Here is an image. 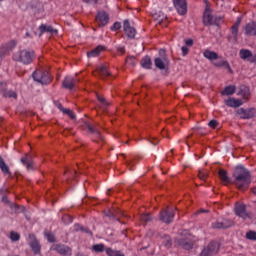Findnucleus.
<instances>
[{
    "instance_id": "obj_12",
    "label": "nucleus",
    "mask_w": 256,
    "mask_h": 256,
    "mask_svg": "<svg viewBox=\"0 0 256 256\" xmlns=\"http://www.w3.org/2000/svg\"><path fill=\"white\" fill-rule=\"evenodd\" d=\"M203 24L205 26L207 25H215V17L213 16L211 12V8L209 5L206 6L204 15H203Z\"/></svg>"
},
{
    "instance_id": "obj_55",
    "label": "nucleus",
    "mask_w": 256,
    "mask_h": 256,
    "mask_svg": "<svg viewBox=\"0 0 256 256\" xmlns=\"http://www.w3.org/2000/svg\"><path fill=\"white\" fill-rule=\"evenodd\" d=\"M118 53H120V55H125V47L124 46H119L117 48Z\"/></svg>"
},
{
    "instance_id": "obj_26",
    "label": "nucleus",
    "mask_w": 256,
    "mask_h": 256,
    "mask_svg": "<svg viewBox=\"0 0 256 256\" xmlns=\"http://www.w3.org/2000/svg\"><path fill=\"white\" fill-rule=\"evenodd\" d=\"M203 56L205 57V59H208L209 61H217V59H219V54L211 50H205L203 52Z\"/></svg>"
},
{
    "instance_id": "obj_63",
    "label": "nucleus",
    "mask_w": 256,
    "mask_h": 256,
    "mask_svg": "<svg viewBox=\"0 0 256 256\" xmlns=\"http://www.w3.org/2000/svg\"><path fill=\"white\" fill-rule=\"evenodd\" d=\"M2 201H7V198H6V197H3V198H2Z\"/></svg>"
},
{
    "instance_id": "obj_61",
    "label": "nucleus",
    "mask_w": 256,
    "mask_h": 256,
    "mask_svg": "<svg viewBox=\"0 0 256 256\" xmlns=\"http://www.w3.org/2000/svg\"><path fill=\"white\" fill-rule=\"evenodd\" d=\"M252 193L256 195V187L252 188Z\"/></svg>"
},
{
    "instance_id": "obj_7",
    "label": "nucleus",
    "mask_w": 256,
    "mask_h": 256,
    "mask_svg": "<svg viewBox=\"0 0 256 256\" xmlns=\"http://www.w3.org/2000/svg\"><path fill=\"white\" fill-rule=\"evenodd\" d=\"M241 26V17H238L236 22L230 28V35L228 36V40L232 43H237L239 39V27Z\"/></svg>"
},
{
    "instance_id": "obj_56",
    "label": "nucleus",
    "mask_w": 256,
    "mask_h": 256,
    "mask_svg": "<svg viewBox=\"0 0 256 256\" xmlns=\"http://www.w3.org/2000/svg\"><path fill=\"white\" fill-rule=\"evenodd\" d=\"M185 45H187L188 47H193V39L185 40Z\"/></svg>"
},
{
    "instance_id": "obj_44",
    "label": "nucleus",
    "mask_w": 256,
    "mask_h": 256,
    "mask_svg": "<svg viewBox=\"0 0 256 256\" xmlns=\"http://www.w3.org/2000/svg\"><path fill=\"white\" fill-rule=\"evenodd\" d=\"M140 221L142 223H149V221H151V214H142L140 216Z\"/></svg>"
},
{
    "instance_id": "obj_58",
    "label": "nucleus",
    "mask_w": 256,
    "mask_h": 256,
    "mask_svg": "<svg viewBox=\"0 0 256 256\" xmlns=\"http://www.w3.org/2000/svg\"><path fill=\"white\" fill-rule=\"evenodd\" d=\"M219 21H223V17L219 16L214 18V24L219 23Z\"/></svg>"
},
{
    "instance_id": "obj_46",
    "label": "nucleus",
    "mask_w": 256,
    "mask_h": 256,
    "mask_svg": "<svg viewBox=\"0 0 256 256\" xmlns=\"http://www.w3.org/2000/svg\"><path fill=\"white\" fill-rule=\"evenodd\" d=\"M98 101L101 103V105H104V107L109 106V102L105 99V97L97 95Z\"/></svg>"
},
{
    "instance_id": "obj_31",
    "label": "nucleus",
    "mask_w": 256,
    "mask_h": 256,
    "mask_svg": "<svg viewBox=\"0 0 256 256\" xmlns=\"http://www.w3.org/2000/svg\"><path fill=\"white\" fill-rule=\"evenodd\" d=\"M209 250L210 253L217 255L219 253V243L212 241L206 246Z\"/></svg>"
},
{
    "instance_id": "obj_5",
    "label": "nucleus",
    "mask_w": 256,
    "mask_h": 256,
    "mask_svg": "<svg viewBox=\"0 0 256 256\" xmlns=\"http://www.w3.org/2000/svg\"><path fill=\"white\" fill-rule=\"evenodd\" d=\"M159 57L154 59V65L160 71L167 69L169 66V58H167V54H165V50H160Z\"/></svg>"
},
{
    "instance_id": "obj_64",
    "label": "nucleus",
    "mask_w": 256,
    "mask_h": 256,
    "mask_svg": "<svg viewBox=\"0 0 256 256\" xmlns=\"http://www.w3.org/2000/svg\"><path fill=\"white\" fill-rule=\"evenodd\" d=\"M161 21H163V19L158 20V23H161Z\"/></svg>"
},
{
    "instance_id": "obj_9",
    "label": "nucleus",
    "mask_w": 256,
    "mask_h": 256,
    "mask_svg": "<svg viewBox=\"0 0 256 256\" xmlns=\"http://www.w3.org/2000/svg\"><path fill=\"white\" fill-rule=\"evenodd\" d=\"M173 219H175V212L173 209L167 208L160 212V221H162V223L169 225V223H173Z\"/></svg>"
},
{
    "instance_id": "obj_43",
    "label": "nucleus",
    "mask_w": 256,
    "mask_h": 256,
    "mask_svg": "<svg viewBox=\"0 0 256 256\" xmlns=\"http://www.w3.org/2000/svg\"><path fill=\"white\" fill-rule=\"evenodd\" d=\"M198 177L201 179V181H207V178L209 177V173L207 171L202 170L198 172Z\"/></svg>"
},
{
    "instance_id": "obj_20",
    "label": "nucleus",
    "mask_w": 256,
    "mask_h": 256,
    "mask_svg": "<svg viewBox=\"0 0 256 256\" xmlns=\"http://www.w3.org/2000/svg\"><path fill=\"white\" fill-rule=\"evenodd\" d=\"M85 129H87L89 131V133H91L92 135H96L97 139H99V141H103V136L101 135V132L99 131V129L93 125H91L88 122H85L84 124Z\"/></svg>"
},
{
    "instance_id": "obj_48",
    "label": "nucleus",
    "mask_w": 256,
    "mask_h": 256,
    "mask_svg": "<svg viewBox=\"0 0 256 256\" xmlns=\"http://www.w3.org/2000/svg\"><path fill=\"white\" fill-rule=\"evenodd\" d=\"M213 255L215 254H212L211 250L207 247H205L200 254V256H213Z\"/></svg>"
},
{
    "instance_id": "obj_42",
    "label": "nucleus",
    "mask_w": 256,
    "mask_h": 256,
    "mask_svg": "<svg viewBox=\"0 0 256 256\" xmlns=\"http://www.w3.org/2000/svg\"><path fill=\"white\" fill-rule=\"evenodd\" d=\"M62 221H63V223H65V225H69V224L73 223V217H71V215H69V214H65L62 217Z\"/></svg>"
},
{
    "instance_id": "obj_28",
    "label": "nucleus",
    "mask_w": 256,
    "mask_h": 256,
    "mask_svg": "<svg viewBox=\"0 0 256 256\" xmlns=\"http://www.w3.org/2000/svg\"><path fill=\"white\" fill-rule=\"evenodd\" d=\"M218 175H219L222 183H225V185H227L228 183H231V178H229V176L227 175V170L220 169L218 171Z\"/></svg>"
},
{
    "instance_id": "obj_47",
    "label": "nucleus",
    "mask_w": 256,
    "mask_h": 256,
    "mask_svg": "<svg viewBox=\"0 0 256 256\" xmlns=\"http://www.w3.org/2000/svg\"><path fill=\"white\" fill-rule=\"evenodd\" d=\"M213 255L215 254H212L211 250L207 247H205L200 254V256H213Z\"/></svg>"
},
{
    "instance_id": "obj_22",
    "label": "nucleus",
    "mask_w": 256,
    "mask_h": 256,
    "mask_svg": "<svg viewBox=\"0 0 256 256\" xmlns=\"http://www.w3.org/2000/svg\"><path fill=\"white\" fill-rule=\"evenodd\" d=\"M100 79H107V77H111V72L106 65H101L96 69Z\"/></svg>"
},
{
    "instance_id": "obj_30",
    "label": "nucleus",
    "mask_w": 256,
    "mask_h": 256,
    "mask_svg": "<svg viewBox=\"0 0 256 256\" xmlns=\"http://www.w3.org/2000/svg\"><path fill=\"white\" fill-rule=\"evenodd\" d=\"M140 63L143 69H151V67H153V61H151V57L149 56L143 57Z\"/></svg>"
},
{
    "instance_id": "obj_11",
    "label": "nucleus",
    "mask_w": 256,
    "mask_h": 256,
    "mask_svg": "<svg viewBox=\"0 0 256 256\" xmlns=\"http://www.w3.org/2000/svg\"><path fill=\"white\" fill-rule=\"evenodd\" d=\"M29 239V246L31 247L33 253L35 255H39L41 253V244H39V240H37L35 234H29Z\"/></svg>"
},
{
    "instance_id": "obj_45",
    "label": "nucleus",
    "mask_w": 256,
    "mask_h": 256,
    "mask_svg": "<svg viewBox=\"0 0 256 256\" xmlns=\"http://www.w3.org/2000/svg\"><path fill=\"white\" fill-rule=\"evenodd\" d=\"M208 127H210V129H217L219 127V121L215 119L210 120L208 123Z\"/></svg>"
},
{
    "instance_id": "obj_50",
    "label": "nucleus",
    "mask_w": 256,
    "mask_h": 256,
    "mask_svg": "<svg viewBox=\"0 0 256 256\" xmlns=\"http://www.w3.org/2000/svg\"><path fill=\"white\" fill-rule=\"evenodd\" d=\"M120 28H121V22H115L111 27V31H119Z\"/></svg>"
},
{
    "instance_id": "obj_60",
    "label": "nucleus",
    "mask_w": 256,
    "mask_h": 256,
    "mask_svg": "<svg viewBox=\"0 0 256 256\" xmlns=\"http://www.w3.org/2000/svg\"><path fill=\"white\" fill-rule=\"evenodd\" d=\"M150 143H151L152 145H158V144H159V141L154 140V141H150Z\"/></svg>"
},
{
    "instance_id": "obj_37",
    "label": "nucleus",
    "mask_w": 256,
    "mask_h": 256,
    "mask_svg": "<svg viewBox=\"0 0 256 256\" xmlns=\"http://www.w3.org/2000/svg\"><path fill=\"white\" fill-rule=\"evenodd\" d=\"M92 250H94L95 253H103L107 248H105V244H95L92 246Z\"/></svg>"
},
{
    "instance_id": "obj_4",
    "label": "nucleus",
    "mask_w": 256,
    "mask_h": 256,
    "mask_svg": "<svg viewBox=\"0 0 256 256\" xmlns=\"http://www.w3.org/2000/svg\"><path fill=\"white\" fill-rule=\"evenodd\" d=\"M182 235L181 239L178 240V245L187 251L193 249V245H195V237L186 230L182 232Z\"/></svg>"
},
{
    "instance_id": "obj_27",
    "label": "nucleus",
    "mask_w": 256,
    "mask_h": 256,
    "mask_svg": "<svg viewBox=\"0 0 256 256\" xmlns=\"http://www.w3.org/2000/svg\"><path fill=\"white\" fill-rule=\"evenodd\" d=\"M238 95H240L244 101H249V97H251V91L249 90V87L242 86Z\"/></svg>"
},
{
    "instance_id": "obj_19",
    "label": "nucleus",
    "mask_w": 256,
    "mask_h": 256,
    "mask_svg": "<svg viewBox=\"0 0 256 256\" xmlns=\"http://www.w3.org/2000/svg\"><path fill=\"white\" fill-rule=\"evenodd\" d=\"M244 33L249 37H256V21L247 23L244 27Z\"/></svg>"
},
{
    "instance_id": "obj_39",
    "label": "nucleus",
    "mask_w": 256,
    "mask_h": 256,
    "mask_svg": "<svg viewBox=\"0 0 256 256\" xmlns=\"http://www.w3.org/2000/svg\"><path fill=\"white\" fill-rule=\"evenodd\" d=\"M10 239L12 242H17L21 239V234L15 231L10 232Z\"/></svg>"
},
{
    "instance_id": "obj_18",
    "label": "nucleus",
    "mask_w": 256,
    "mask_h": 256,
    "mask_svg": "<svg viewBox=\"0 0 256 256\" xmlns=\"http://www.w3.org/2000/svg\"><path fill=\"white\" fill-rule=\"evenodd\" d=\"M20 162L22 163V165H25L27 171H33L34 162H33V156L32 155L25 154V156L20 159Z\"/></svg>"
},
{
    "instance_id": "obj_24",
    "label": "nucleus",
    "mask_w": 256,
    "mask_h": 256,
    "mask_svg": "<svg viewBox=\"0 0 256 256\" xmlns=\"http://www.w3.org/2000/svg\"><path fill=\"white\" fill-rule=\"evenodd\" d=\"M105 50V46L99 45L96 48L92 49L91 51L87 52V57H99L101 53Z\"/></svg>"
},
{
    "instance_id": "obj_49",
    "label": "nucleus",
    "mask_w": 256,
    "mask_h": 256,
    "mask_svg": "<svg viewBox=\"0 0 256 256\" xmlns=\"http://www.w3.org/2000/svg\"><path fill=\"white\" fill-rule=\"evenodd\" d=\"M63 113H65V115H68L70 119H75V112L71 109L63 110Z\"/></svg>"
},
{
    "instance_id": "obj_1",
    "label": "nucleus",
    "mask_w": 256,
    "mask_h": 256,
    "mask_svg": "<svg viewBox=\"0 0 256 256\" xmlns=\"http://www.w3.org/2000/svg\"><path fill=\"white\" fill-rule=\"evenodd\" d=\"M233 177L235 179L236 187L240 190L248 189L249 185H251V172H249L243 165L235 167Z\"/></svg>"
},
{
    "instance_id": "obj_40",
    "label": "nucleus",
    "mask_w": 256,
    "mask_h": 256,
    "mask_svg": "<svg viewBox=\"0 0 256 256\" xmlns=\"http://www.w3.org/2000/svg\"><path fill=\"white\" fill-rule=\"evenodd\" d=\"M44 235L49 243H55V235L53 233L46 231Z\"/></svg>"
},
{
    "instance_id": "obj_3",
    "label": "nucleus",
    "mask_w": 256,
    "mask_h": 256,
    "mask_svg": "<svg viewBox=\"0 0 256 256\" xmlns=\"http://www.w3.org/2000/svg\"><path fill=\"white\" fill-rule=\"evenodd\" d=\"M32 77L34 81L37 83H41V85H49L53 81V77H51V74L47 70H36Z\"/></svg>"
},
{
    "instance_id": "obj_57",
    "label": "nucleus",
    "mask_w": 256,
    "mask_h": 256,
    "mask_svg": "<svg viewBox=\"0 0 256 256\" xmlns=\"http://www.w3.org/2000/svg\"><path fill=\"white\" fill-rule=\"evenodd\" d=\"M250 63H256V54H252L251 58L249 59Z\"/></svg>"
},
{
    "instance_id": "obj_29",
    "label": "nucleus",
    "mask_w": 256,
    "mask_h": 256,
    "mask_svg": "<svg viewBox=\"0 0 256 256\" xmlns=\"http://www.w3.org/2000/svg\"><path fill=\"white\" fill-rule=\"evenodd\" d=\"M40 35L43 33H57V30L51 27L50 25L42 24L39 26Z\"/></svg>"
},
{
    "instance_id": "obj_33",
    "label": "nucleus",
    "mask_w": 256,
    "mask_h": 256,
    "mask_svg": "<svg viewBox=\"0 0 256 256\" xmlns=\"http://www.w3.org/2000/svg\"><path fill=\"white\" fill-rule=\"evenodd\" d=\"M236 90L237 88L235 87V85H229L224 88V90L221 92V95H234Z\"/></svg>"
},
{
    "instance_id": "obj_8",
    "label": "nucleus",
    "mask_w": 256,
    "mask_h": 256,
    "mask_svg": "<svg viewBox=\"0 0 256 256\" xmlns=\"http://www.w3.org/2000/svg\"><path fill=\"white\" fill-rule=\"evenodd\" d=\"M236 115L240 117V119H255L256 117V109L255 108H240L236 111Z\"/></svg>"
},
{
    "instance_id": "obj_54",
    "label": "nucleus",
    "mask_w": 256,
    "mask_h": 256,
    "mask_svg": "<svg viewBox=\"0 0 256 256\" xmlns=\"http://www.w3.org/2000/svg\"><path fill=\"white\" fill-rule=\"evenodd\" d=\"M83 3H87L88 5H97V0H83Z\"/></svg>"
},
{
    "instance_id": "obj_6",
    "label": "nucleus",
    "mask_w": 256,
    "mask_h": 256,
    "mask_svg": "<svg viewBox=\"0 0 256 256\" xmlns=\"http://www.w3.org/2000/svg\"><path fill=\"white\" fill-rule=\"evenodd\" d=\"M235 222L227 218H218L215 222L212 223V229H229L233 227Z\"/></svg>"
},
{
    "instance_id": "obj_16",
    "label": "nucleus",
    "mask_w": 256,
    "mask_h": 256,
    "mask_svg": "<svg viewBox=\"0 0 256 256\" xmlns=\"http://www.w3.org/2000/svg\"><path fill=\"white\" fill-rule=\"evenodd\" d=\"M96 21L99 27H105V25L109 23V14L105 11L98 12L96 15Z\"/></svg>"
},
{
    "instance_id": "obj_62",
    "label": "nucleus",
    "mask_w": 256,
    "mask_h": 256,
    "mask_svg": "<svg viewBox=\"0 0 256 256\" xmlns=\"http://www.w3.org/2000/svg\"><path fill=\"white\" fill-rule=\"evenodd\" d=\"M128 166H129V167H133V163H132V162H129V163H128Z\"/></svg>"
},
{
    "instance_id": "obj_13",
    "label": "nucleus",
    "mask_w": 256,
    "mask_h": 256,
    "mask_svg": "<svg viewBox=\"0 0 256 256\" xmlns=\"http://www.w3.org/2000/svg\"><path fill=\"white\" fill-rule=\"evenodd\" d=\"M174 7L179 15H187V0H174Z\"/></svg>"
},
{
    "instance_id": "obj_52",
    "label": "nucleus",
    "mask_w": 256,
    "mask_h": 256,
    "mask_svg": "<svg viewBox=\"0 0 256 256\" xmlns=\"http://www.w3.org/2000/svg\"><path fill=\"white\" fill-rule=\"evenodd\" d=\"M131 63V65H135V57L134 56H129L126 58V63Z\"/></svg>"
},
{
    "instance_id": "obj_51",
    "label": "nucleus",
    "mask_w": 256,
    "mask_h": 256,
    "mask_svg": "<svg viewBox=\"0 0 256 256\" xmlns=\"http://www.w3.org/2000/svg\"><path fill=\"white\" fill-rule=\"evenodd\" d=\"M6 89H7V83L0 82V93H5Z\"/></svg>"
},
{
    "instance_id": "obj_14",
    "label": "nucleus",
    "mask_w": 256,
    "mask_h": 256,
    "mask_svg": "<svg viewBox=\"0 0 256 256\" xmlns=\"http://www.w3.org/2000/svg\"><path fill=\"white\" fill-rule=\"evenodd\" d=\"M76 85H77V79H75V77L73 76H66L62 81V87L64 89H68L69 91L75 89Z\"/></svg>"
},
{
    "instance_id": "obj_41",
    "label": "nucleus",
    "mask_w": 256,
    "mask_h": 256,
    "mask_svg": "<svg viewBox=\"0 0 256 256\" xmlns=\"http://www.w3.org/2000/svg\"><path fill=\"white\" fill-rule=\"evenodd\" d=\"M246 239H248L249 241H256V232L255 231H248L246 233Z\"/></svg>"
},
{
    "instance_id": "obj_53",
    "label": "nucleus",
    "mask_w": 256,
    "mask_h": 256,
    "mask_svg": "<svg viewBox=\"0 0 256 256\" xmlns=\"http://www.w3.org/2000/svg\"><path fill=\"white\" fill-rule=\"evenodd\" d=\"M182 55L185 57L189 53V48L187 46H182L181 48Z\"/></svg>"
},
{
    "instance_id": "obj_32",
    "label": "nucleus",
    "mask_w": 256,
    "mask_h": 256,
    "mask_svg": "<svg viewBox=\"0 0 256 256\" xmlns=\"http://www.w3.org/2000/svg\"><path fill=\"white\" fill-rule=\"evenodd\" d=\"M0 169L4 175H11V170H9V166L5 163L3 157L0 156Z\"/></svg>"
},
{
    "instance_id": "obj_36",
    "label": "nucleus",
    "mask_w": 256,
    "mask_h": 256,
    "mask_svg": "<svg viewBox=\"0 0 256 256\" xmlns=\"http://www.w3.org/2000/svg\"><path fill=\"white\" fill-rule=\"evenodd\" d=\"M3 97H6L7 99H17V92L6 89L3 93Z\"/></svg>"
},
{
    "instance_id": "obj_21",
    "label": "nucleus",
    "mask_w": 256,
    "mask_h": 256,
    "mask_svg": "<svg viewBox=\"0 0 256 256\" xmlns=\"http://www.w3.org/2000/svg\"><path fill=\"white\" fill-rule=\"evenodd\" d=\"M4 46H6V49L5 51L3 50L0 51L1 57H5V55H9V53H11V51H13V49L17 47V41L11 40L7 44H4Z\"/></svg>"
},
{
    "instance_id": "obj_38",
    "label": "nucleus",
    "mask_w": 256,
    "mask_h": 256,
    "mask_svg": "<svg viewBox=\"0 0 256 256\" xmlns=\"http://www.w3.org/2000/svg\"><path fill=\"white\" fill-rule=\"evenodd\" d=\"M162 245H164V247H171V237L169 235H163L162 236Z\"/></svg>"
},
{
    "instance_id": "obj_17",
    "label": "nucleus",
    "mask_w": 256,
    "mask_h": 256,
    "mask_svg": "<svg viewBox=\"0 0 256 256\" xmlns=\"http://www.w3.org/2000/svg\"><path fill=\"white\" fill-rule=\"evenodd\" d=\"M55 251H57V253H59V255H64V256H71L73 255V250L66 245L63 244H57L54 248Z\"/></svg>"
},
{
    "instance_id": "obj_15",
    "label": "nucleus",
    "mask_w": 256,
    "mask_h": 256,
    "mask_svg": "<svg viewBox=\"0 0 256 256\" xmlns=\"http://www.w3.org/2000/svg\"><path fill=\"white\" fill-rule=\"evenodd\" d=\"M124 32L129 39H135V35H137V30L131 26L129 20H124Z\"/></svg>"
},
{
    "instance_id": "obj_35",
    "label": "nucleus",
    "mask_w": 256,
    "mask_h": 256,
    "mask_svg": "<svg viewBox=\"0 0 256 256\" xmlns=\"http://www.w3.org/2000/svg\"><path fill=\"white\" fill-rule=\"evenodd\" d=\"M252 54L253 53L250 50H247V49H241L240 52H239L240 57L244 60L248 59V61H249V59H251Z\"/></svg>"
},
{
    "instance_id": "obj_25",
    "label": "nucleus",
    "mask_w": 256,
    "mask_h": 256,
    "mask_svg": "<svg viewBox=\"0 0 256 256\" xmlns=\"http://www.w3.org/2000/svg\"><path fill=\"white\" fill-rule=\"evenodd\" d=\"M213 65L214 67H223L224 69H227L228 73H233L231 65L227 60H218L217 62H214Z\"/></svg>"
},
{
    "instance_id": "obj_10",
    "label": "nucleus",
    "mask_w": 256,
    "mask_h": 256,
    "mask_svg": "<svg viewBox=\"0 0 256 256\" xmlns=\"http://www.w3.org/2000/svg\"><path fill=\"white\" fill-rule=\"evenodd\" d=\"M235 213L237 217H241V219H249L251 215L247 212V206L245 204L236 203L235 205Z\"/></svg>"
},
{
    "instance_id": "obj_2",
    "label": "nucleus",
    "mask_w": 256,
    "mask_h": 256,
    "mask_svg": "<svg viewBox=\"0 0 256 256\" xmlns=\"http://www.w3.org/2000/svg\"><path fill=\"white\" fill-rule=\"evenodd\" d=\"M12 59L23 65H31L33 59H35V52L32 50H21L14 53Z\"/></svg>"
},
{
    "instance_id": "obj_34",
    "label": "nucleus",
    "mask_w": 256,
    "mask_h": 256,
    "mask_svg": "<svg viewBox=\"0 0 256 256\" xmlns=\"http://www.w3.org/2000/svg\"><path fill=\"white\" fill-rule=\"evenodd\" d=\"M106 255L107 256H125L121 251L119 250H113V248H106Z\"/></svg>"
},
{
    "instance_id": "obj_59",
    "label": "nucleus",
    "mask_w": 256,
    "mask_h": 256,
    "mask_svg": "<svg viewBox=\"0 0 256 256\" xmlns=\"http://www.w3.org/2000/svg\"><path fill=\"white\" fill-rule=\"evenodd\" d=\"M58 109H60V111H62V113H63V110H67V108H63V105H61V104L58 105Z\"/></svg>"
},
{
    "instance_id": "obj_23",
    "label": "nucleus",
    "mask_w": 256,
    "mask_h": 256,
    "mask_svg": "<svg viewBox=\"0 0 256 256\" xmlns=\"http://www.w3.org/2000/svg\"><path fill=\"white\" fill-rule=\"evenodd\" d=\"M225 105H227V107L237 109V107H241V105H243V101L236 98H228L227 100H225Z\"/></svg>"
}]
</instances>
